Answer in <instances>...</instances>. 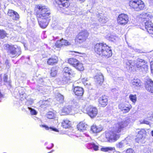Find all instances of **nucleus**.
Listing matches in <instances>:
<instances>
[{"label":"nucleus","instance_id":"obj_1","mask_svg":"<svg viewBox=\"0 0 153 153\" xmlns=\"http://www.w3.org/2000/svg\"><path fill=\"white\" fill-rule=\"evenodd\" d=\"M33 14L36 16L40 27L45 28L51 20V12L46 6L39 4L35 5Z\"/></svg>","mask_w":153,"mask_h":153},{"label":"nucleus","instance_id":"obj_2","mask_svg":"<svg viewBox=\"0 0 153 153\" xmlns=\"http://www.w3.org/2000/svg\"><path fill=\"white\" fill-rule=\"evenodd\" d=\"M128 124V122L126 120L116 124L112 130L106 132V138L111 141H116L120 137V133L123 131L124 128Z\"/></svg>","mask_w":153,"mask_h":153},{"label":"nucleus","instance_id":"obj_3","mask_svg":"<svg viewBox=\"0 0 153 153\" xmlns=\"http://www.w3.org/2000/svg\"><path fill=\"white\" fill-rule=\"evenodd\" d=\"M94 51L100 56L106 58L111 56L112 54L111 48L105 44L97 43L95 46Z\"/></svg>","mask_w":153,"mask_h":153},{"label":"nucleus","instance_id":"obj_4","mask_svg":"<svg viewBox=\"0 0 153 153\" xmlns=\"http://www.w3.org/2000/svg\"><path fill=\"white\" fill-rule=\"evenodd\" d=\"M4 46V49L7 51L8 53L12 56V58L18 57L21 54L20 50L18 48L15 47L13 45L7 44H5Z\"/></svg>","mask_w":153,"mask_h":153},{"label":"nucleus","instance_id":"obj_5","mask_svg":"<svg viewBox=\"0 0 153 153\" xmlns=\"http://www.w3.org/2000/svg\"><path fill=\"white\" fill-rule=\"evenodd\" d=\"M129 5L137 11L143 10L145 7L144 3L141 0H131L129 2Z\"/></svg>","mask_w":153,"mask_h":153},{"label":"nucleus","instance_id":"obj_6","mask_svg":"<svg viewBox=\"0 0 153 153\" xmlns=\"http://www.w3.org/2000/svg\"><path fill=\"white\" fill-rule=\"evenodd\" d=\"M135 65L137 70L140 71H146L148 69V66L146 62L143 59L137 60L134 61Z\"/></svg>","mask_w":153,"mask_h":153},{"label":"nucleus","instance_id":"obj_7","mask_svg":"<svg viewBox=\"0 0 153 153\" xmlns=\"http://www.w3.org/2000/svg\"><path fill=\"white\" fill-rule=\"evenodd\" d=\"M88 36V33L86 30H82L79 32L77 37V43L80 44L85 42Z\"/></svg>","mask_w":153,"mask_h":153},{"label":"nucleus","instance_id":"obj_8","mask_svg":"<svg viewBox=\"0 0 153 153\" xmlns=\"http://www.w3.org/2000/svg\"><path fill=\"white\" fill-rule=\"evenodd\" d=\"M85 55V53H81L77 52V59H79V60L77 59V70L80 71H82L84 70L83 65L79 60H83Z\"/></svg>","mask_w":153,"mask_h":153},{"label":"nucleus","instance_id":"obj_9","mask_svg":"<svg viewBox=\"0 0 153 153\" xmlns=\"http://www.w3.org/2000/svg\"><path fill=\"white\" fill-rule=\"evenodd\" d=\"M88 114L91 118L95 117L98 113L97 108L92 105H90L86 109Z\"/></svg>","mask_w":153,"mask_h":153},{"label":"nucleus","instance_id":"obj_10","mask_svg":"<svg viewBox=\"0 0 153 153\" xmlns=\"http://www.w3.org/2000/svg\"><path fill=\"white\" fill-rule=\"evenodd\" d=\"M118 23L120 25H125L128 21V16L126 14L121 13L120 14L117 18Z\"/></svg>","mask_w":153,"mask_h":153},{"label":"nucleus","instance_id":"obj_11","mask_svg":"<svg viewBox=\"0 0 153 153\" xmlns=\"http://www.w3.org/2000/svg\"><path fill=\"white\" fill-rule=\"evenodd\" d=\"M139 19L141 21L143 22L151 21V19L153 18V16L150 13H145L143 12L139 16Z\"/></svg>","mask_w":153,"mask_h":153},{"label":"nucleus","instance_id":"obj_12","mask_svg":"<svg viewBox=\"0 0 153 153\" xmlns=\"http://www.w3.org/2000/svg\"><path fill=\"white\" fill-rule=\"evenodd\" d=\"M59 62V58L56 55L52 56L48 58L46 61V63L48 65L53 66L57 64Z\"/></svg>","mask_w":153,"mask_h":153},{"label":"nucleus","instance_id":"obj_13","mask_svg":"<svg viewBox=\"0 0 153 153\" xmlns=\"http://www.w3.org/2000/svg\"><path fill=\"white\" fill-rule=\"evenodd\" d=\"M69 0H55L57 5L61 8H67L69 6Z\"/></svg>","mask_w":153,"mask_h":153},{"label":"nucleus","instance_id":"obj_14","mask_svg":"<svg viewBox=\"0 0 153 153\" xmlns=\"http://www.w3.org/2000/svg\"><path fill=\"white\" fill-rule=\"evenodd\" d=\"M71 45L67 40L63 39L57 40L55 44V46L57 48H60L64 46H68Z\"/></svg>","mask_w":153,"mask_h":153},{"label":"nucleus","instance_id":"obj_15","mask_svg":"<svg viewBox=\"0 0 153 153\" xmlns=\"http://www.w3.org/2000/svg\"><path fill=\"white\" fill-rule=\"evenodd\" d=\"M88 127V125L84 123L83 122H80L79 124L77 125V133H79V132L81 133L79 136H81L83 134L84 131Z\"/></svg>","mask_w":153,"mask_h":153},{"label":"nucleus","instance_id":"obj_16","mask_svg":"<svg viewBox=\"0 0 153 153\" xmlns=\"http://www.w3.org/2000/svg\"><path fill=\"white\" fill-rule=\"evenodd\" d=\"M7 15L9 16L12 18V19L14 20H18L19 18V16L18 13L11 9H9L7 11Z\"/></svg>","mask_w":153,"mask_h":153},{"label":"nucleus","instance_id":"obj_17","mask_svg":"<svg viewBox=\"0 0 153 153\" xmlns=\"http://www.w3.org/2000/svg\"><path fill=\"white\" fill-rule=\"evenodd\" d=\"M98 102L101 107H105L108 104L107 97L104 95L100 97L98 99Z\"/></svg>","mask_w":153,"mask_h":153},{"label":"nucleus","instance_id":"obj_18","mask_svg":"<svg viewBox=\"0 0 153 153\" xmlns=\"http://www.w3.org/2000/svg\"><path fill=\"white\" fill-rule=\"evenodd\" d=\"M118 107L119 108L123 113H126L128 112L131 108L130 105H126L123 103L119 104Z\"/></svg>","mask_w":153,"mask_h":153},{"label":"nucleus","instance_id":"obj_19","mask_svg":"<svg viewBox=\"0 0 153 153\" xmlns=\"http://www.w3.org/2000/svg\"><path fill=\"white\" fill-rule=\"evenodd\" d=\"M145 84L146 89L148 91L153 93V81L150 79Z\"/></svg>","mask_w":153,"mask_h":153},{"label":"nucleus","instance_id":"obj_20","mask_svg":"<svg viewBox=\"0 0 153 153\" xmlns=\"http://www.w3.org/2000/svg\"><path fill=\"white\" fill-rule=\"evenodd\" d=\"M72 109L70 106L64 107L60 111V114L62 115H67L71 111Z\"/></svg>","mask_w":153,"mask_h":153},{"label":"nucleus","instance_id":"obj_21","mask_svg":"<svg viewBox=\"0 0 153 153\" xmlns=\"http://www.w3.org/2000/svg\"><path fill=\"white\" fill-rule=\"evenodd\" d=\"M87 147L88 149H93L95 151H97L99 149L98 144L93 141L88 143Z\"/></svg>","mask_w":153,"mask_h":153},{"label":"nucleus","instance_id":"obj_22","mask_svg":"<svg viewBox=\"0 0 153 153\" xmlns=\"http://www.w3.org/2000/svg\"><path fill=\"white\" fill-rule=\"evenodd\" d=\"M146 131L144 129H141L140 131L138 132L137 135V138L136 139V140H141L142 139H144L146 138Z\"/></svg>","mask_w":153,"mask_h":153},{"label":"nucleus","instance_id":"obj_23","mask_svg":"<svg viewBox=\"0 0 153 153\" xmlns=\"http://www.w3.org/2000/svg\"><path fill=\"white\" fill-rule=\"evenodd\" d=\"M102 129V126L100 125L97 126L94 124L91 127V131L93 133H97L100 132Z\"/></svg>","mask_w":153,"mask_h":153},{"label":"nucleus","instance_id":"obj_24","mask_svg":"<svg viewBox=\"0 0 153 153\" xmlns=\"http://www.w3.org/2000/svg\"><path fill=\"white\" fill-rule=\"evenodd\" d=\"M94 79L96 83L100 85L103 82L104 80L103 76L101 73H100L95 76L94 77Z\"/></svg>","mask_w":153,"mask_h":153},{"label":"nucleus","instance_id":"obj_25","mask_svg":"<svg viewBox=\"0 0 153 153\" xmlns=\"http://www.w3.org/2000/svg\"><path fill=\"white\" fill-rule=\"evenodd\" d=\"M131 84L133 87L138 88L141 85L140 80L138 79H134L131 81Z\"/></svg>","mask_w":153,"mask_h":153},{"label":"nucleus","instance_id":"obj_26","mask_svg":"<svg viewBox=\"0 0 153 153\" xmlns=\"http://www.w3.org/2000/svg\"><path fill=\"white\" fill-rule=\"evenodd\" d=\"M71 122L68 119H64L62 122L61 126L64 128H68L71 127Z\"/></svg>","mask_w":153,"mask_h":153},{"label":"nucleus","instance_id":"obj_27","mask_svg":"<svg viewBox=\"0 0 153 153\" xmlns=\"http://www.w3.org/2000/svg\"><path fill=\"white\" fill-rule=\"evenodd\" d=\"M99 22L102 24L105 23L108 21L105 15L102 13H99L97 15Z\"/></svg>","mask_w":153,"mask_h":153},{"label":"nucleus","instance_id":"obj_28","mask_svg":"<svg viewBox=\"0 0 153 153\" xmlns=\"http://www.w3.org/2000/svg\"><path fill=\"white\" fill-rule=\"evenodd\" d=\"M125 63V66L126 68L130 70V68H131V66H134L135 65L134 61L125 59L124 61Z\"/></svg>","mask_w":153,"mask_h":153},{"label":"nucleus","instance_id":"obj_29","mask_svg":"<svg viewBox=\"0 0 153 153\" xmlns=\"http://www.w3.org/2000/svg\"><path fill=\"white\" fill-rule=\"evenodd\" d=\"M83 93V88L82 87L77 86V99L82 97Z\"/></svg>","mask_w":153,"mask_h":153},{"label":"nucleus","instance_id":"obj_30","mask_svg":"<svg viewBox=\"0 0 153 153\" xmlns=\"http://www.w3.org/2000/svg\"><path fill=\"white\" fill-rule=\"evenodd\" d=\"M128 144L126 140L125 139L123 140H122L120 142L117 143L116 144V146L117 148L119 149H122L125 147Z\"/></svg>","mask_w":153,"mask_h":153},{"label":"nucleus","instance_id":"obj_31","mask_svg":"<svg viewBox=\"0 0 153 153\" xmlns=\"http://www.w3.org/2000/svg\"><path fill=\"white\" fill-rule=\"evenodd\" d=\"M115 149L114 147H102L101 149V150L104 152H109V153H113L114 152Z\"/></svg>","mask_w":153,"mask_h":153},{"label":"nucleus","instance_id":"obj_32","mask_svg":"<svg viewBox=\"0 0 153 153\" xmlns=\"http://www.w3.org/2000/svg\"><path fill=\"white\" fill-rule=\"evenodd\" d=\"M8 34L6 31L3 29H0V39H4L6 37H7Z\"/></svg>","mask_w":153,"mask_h":153},{"label":"nucleus","instance_id":"obj_33","mask_svg":"<svg viewBox=\"0 0 153 153\" xmlns=\"http://www.w3.org/2000/svg\"><path fill=\"white\" fill-rule=\"evenodd\" d=\"M70 74H64L62 77V81L66 83H67L70 80Z\"/></svg>","mask_w":153,"mask_h":153},{"label":"nucleus","instance_id":"obj_34","mask_svg":"<svg viewBox=\"0 0 153 153\" xmlns=\"http://www.w3.org/2000/svg\"><path fill=\"white\" fill-rule=\"evenodd\" d=\"M57 70L55 67H52L51 70L50 75L53 77H55L57 74Z\"/></svg>","mask_w":153,"mask_h":153},{"label":"nucleus","instance_id":"obj_35","mask_svg":"<svg viewBox=\"0 0 153 153\" xmlns=\"http://www.w3.org/2000/svg\"><path fill=\"white\" fill-rule=\"evenodd\" d=\"M76 60L73 58H70L68 59V63L74 67H75L76 65Z\"/></svg>","mask_w":153,"mask_h":153},{"label":"nucleus","instance_id":"obj_36","mask_svg":"<svg viewBox=\"0 0 153 153\" xmlns=\"http://www.w3.org/2000/svg\"><path fill=\"white\" fill-rule=\"evenodd\" d=\"M57 100L60 104L64 102V97L62 95L59 94L57 97Z\"/></svg>","mask_w":153,"mask_h":153},{"label":"nucleus","instance_id":"obj_37","mask_svg":"<svg viewBox=\"0 0 153 153\" xmlns=\"http://www.w3.org/2000/svg\"><path fill=\"white\" fill-rule=\"evenodd\" d=\"M63 71L64 72V74H71L72 73L71 70L68 67H65L63 69Z\"/></svg>","mask_w":153,"mask_h":153},{"label":"nucleus","instance_id":"obj_38","mask_svg":"<svg viewBox=\"0 0 153 153\" xmlns=\"http://www.w3.org/2000/svg\"><path fill=\"white\" fill-rule=\"evenodd\" d=\"M129 98L130 100L133 102L135 103L137 100V97L136 95L131 94L129 95Z\"/></svg>","mask_w":153,"mask_h":153},{"label":"nucleus","instance_id":"obj_39","mask_svg":"<svg viewBox=\"0 0 153 153\" xmlns=\"http://www.w3.org/2000/svg\"><path fill=\"white\" fill-rule=\"evenodd\" d=\"M40 126L41 127H44V128H45L46 130H48L49 129H50L51 130H53V131H57V129H56L55 128H52L51 127H49L48 126H47V125H41Z\"/></svg>","mask_w":153,"mask_h":153},{"label":"nucleus","instance_id":"obj_40","mask_svg":"<svg viewBox=\"0 0 153 153\" xmlns=\"http://www.w3.org/2000/svg\"><path fill=\"white\" fill-rule=\"evenodd\" d=\"M3 80L4 82L10 84L11 82L10 80H8V75L6 74H4L3 77Z\"/></svg>","mask_w":153,"mask_h":153},{"label":"nucleus","instance_id":"obj_41","mask_svg":"<svg viewBox=\"0 0 153 153\" xmlns=\"http://www.w3.org/2000/svg\"><path fill=\"white\" fill-rule=\"evenodd\" d=\"M47 117L49 119L54 118V116L53 113L52 112H48V114H47Z\"/></svg>","mask_w":153,"mask_h":153},{"label":"nucleus","instance_id":"obj_42","mask_svg":"<svg viewBox=\"0 0 153 153\" xmlns=\"http://www.w3.org/2000/svg\"><path fill=\"white\" fill-rule=\"evenodd\" d=\"M145 23V27L146 28V25H147L148 27H151L152 26H153V24L152 23V22L151 21H148L147 20H146V22H144Z\"/></svg>","mask_w":153,"mask_h":153},{"label":"nucleus","instance_id":"obj_43","mask_svg":"<svg viewBox=\"0 0 153 153\" xmlns=\"http://www.w3.org/2000/svg\"><path fill=\"white\" fill-rule=\"evenodd\" d=\"M117 38V37L114 35H111L109 37V40L111 41H114Z\"/></svg>","mask_w":153,"mask_h":153},{"label":"nucleus","instance_id":"obj_44","mask_svg":"<svg viewBox=\"0 0 153 153\" xmlns=\"http://www.w3.org/2000/svg\"><path fill=\"white\" fill-rule=\"evenodd\" d=\"M46 147L49 149H50L52 148L53 146V144L50 143H47L46 144Z\"/></svg>","mask_w":153,"mask_h":153},{"label":"nucleus","instance_id":"obj_45","mask_svg":"<svg viewBox=\"0 0 153 153\" xmlns=\"http://www.w3.org/2000/svg\"><path fill=\"white\" fill-rule=\"evenodd\" d=\"M29 109L30 110V114L32 115H36L37 114V112L34 109L29 108Z\"/></svg>","mask_w":153,"mask_h":153},{"label":"nucleus","instance_id":"obj_46","mask_svg":"<svg viewBox=\"0 0 153 153\" xmlns=\"http://www.w3.org/2000/svg\"><path fill=\"white\" fill-rule=\"evenodd\" d=\"M140 122L141 124H149V122L148 121L145 120H140Z\"/></svg>","mask_w":153,"mask_h":153},{"label":"nucleus","instance_id":"obj_47","mask_svg":"<svg viewBox=\"0 0 153 153\" xmlns=\"http://www.w3.org/2000/svg\"><path fill=\"white\" fill-rule=\"evenodd\" d=\"M126 153H134V152L132 149L130 148L126 150Z\"/></svg>","mask_w":153,"mask_h":153},{"label":"nucleus","instance_id":"obj_48","mask_svg":"<svg viewBox=\"0 0 153 153\" xmlns=\"http://www.w3.org/2000/svg\"><path fill=\"white\" fill-rule=\"evenodd\" d=\"M135 51L136 52H137L138 53H145V52H143V51H142L141 50L139 49H136Z\"/></svg>","mask_w":153,"mask_h":153},{"label":"nucleus","instance_id":"obj_49","mask_svg":"<svg viewBox=\"0 0 153 153\" xmlns=\"http://www.w3.org/2000/svg\"><path fill=\"white\" fill-rule=\"evenodd\" d=\"M5 64L6 65H7L8 66H10L9 65V60L8 59H6L5 62Z\"/></svg>","mask_w":153,"mask_h":153},{"label":"nucleus","instance_id":"obj_50","mask_svg":"<svg viewBox=\"0 0 153 153\" xmlns=\"http://www.w3.org/2000/svg\"><path fill=\"white\" fill-rule=\"evenodd\" d=\"M151 72L153 74V62L151 65Z\"/></svg>","mask_w":153,"mask_h":153},{"label":"nucleus","instance_id":"obj_51","mask_svg":"<svg viewBox=\"0 0 153 153\" xmlns=\"http://www.w3.org/2000/svg\"><path fill=\"white\" fill-rule=\"evenodd\" d=\"M85 80L86 81H88V78H84L82 80V82L84 84H85Z\"/></svg>","mask_w":153,"mask_h":153},{"label":"nucleus","instance_id":"obj_52","mask_svg":"<svg viewBox=\"0 0 153 153\" xmlns=\"http://www.w3.org/2000/svg\"><path fill=\"white\" fill-rule=\"evenodd\" d=\"M75 88H76V87H74V88H73V91H74V93L76 95V90H75Z\"/></svg>","mask_w":153,"mask_h":153},{"label":"nucleus","instance_id":"obj_53","mask_svg":"<svg viewBox=\"0 0 153 153\" xmlns=\"http://www.w3.org/2000/svg\"><path fill=\"white\" fill-rule=\"evenodd\" d=\"M78 1H79L80 3H82L84 2L85 0H78Z\"/></svg>","mask_w":153,"mask_h":153},{"label":"nucleus","instance_id":"obj_54","mask_svg":"<svg viewBox=\"0 0 153 153\" xmlns=\"http://www.w3.org/2000/svg\"><path fill=\"white\" fill-rule=\"evenodd\" d=\"M2 74H0V80H2Z\"/></svg>","mask_w":153,"mask_h":153},{"label":"nucleus","instance_id":"obj_55","mask_svg":"<svg viewBox=\"0 0 153 153\" xmlns=\"http://www.w3.org/2000/svg\"><path fill=\"white\" fill-rule=\"evenodd\" d=\"M151 134L152 136H153V130L151 132Z\"/></svg>","mask_w":153,"mask_h":153},{"label":"nucleus","instance_id":"obj_56","mask_svg":"<svg viewBox=\"0 0 153 153\" xmlns=\"http://www.w3.org/2000/svg\"><path fill=\"white\" fill-rule=\"evenodd\" d=\"M53 150H52V151H51L50 152H48V153H51L52 152H53Z\"/></svg>","mask_w":153,"mask_h":153},{"label":"nucleus","instance_id":"obj_57","mask_svg":"<svg viewBox=\"0 0 153 153\" xmlns=\"http://www.w3.org/2000/svg\"><path fill=\"white\" fill-rule=\"evenodd\" d=\"M115 90H116V89H113V90H112V91H115Z\"/></svg>","mask_w":153,"mask_h":153},{"label":"nucleus","instance_id":"obj_58","mask_svg":"<svg viewBox=\"0 0 153 153\" xmlns=\"http://www.w3.org/2000/svg\"><path fill=\"white\" fill-rule=\"evenodd\" d=\"M1 12H0V18H1Z\"/></svg>","mask_w":153,"mask_h":153},{"label":"nucleus","instance_id":"obj_59","mask_svg":"<svg viewBox=\"0 0 153 153\" xmlns=\"http://www.w3.org/2000/svg\"><path fill=\"white\" fill-rule=\"evenodd\" d=\"M152 117H153V114H152Z\"/></svg>","mask_w":153,"mask_h":153},{"label":"nucleus","instance_id":"obj_60","mask_svg":"<svg viewBox=\"0 0 153 153\" xmlns=\"http://www.w3.org/2000/svg\"><path fill=\"white\" fill-rule=\"evenodd\" d=\"M89 138L90 139H91L90 137H89Z\"/></svg>","mask_w":153,"mask_h":153},{"label":"nucleus","instance_id":"obj_61","mask_svg":"<svg viewBox=\"0 0 153 153\" xmlns=\"http://www.w3.org/2000/svg\"><path fill=\"white\" fill-rule=\"evenodd\" d=\"M1 85H0V86Z\"/></svg>","mask_w":153,"mask_h":153}]
</instances>
